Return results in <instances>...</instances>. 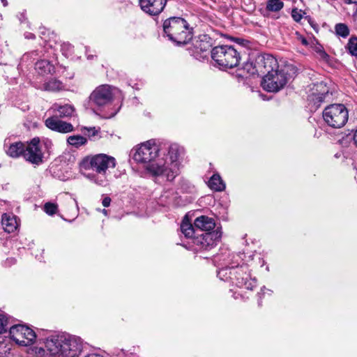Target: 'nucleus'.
<instances>
[{
  "instance_id": "1",
  "label": "nucleus",
  "mask_w": 357,
  "mask_h": 357,
  "mask_svg": "<svg viewBox=\"0 0 357 357\" xmlns=\"http://www.w3.org/2000/svg\"><path fill=\"white\" fill-rule=\"evenodd\" d=\"M45 347L53 356L78 357L82 352V344L78 337L67 333H58L46 339Z\"/></svg>"
},
{
  "instance_id": "2",
  "label": "nucleus",
  "mask_w": 357,
  "mask_h": 357,
  "mask_svg": "<svg viewBox=\"0 0 357 357\" xmlns=\"http://www.w3.org/2000/svg\"><path fill=\"white\" fill-rule=\"evenodd\" d=\"M160 149L155 141L151 139L142 143L133 155V159L139 163H149L146 170L153 176L163 175L167 167L162 160H155Z\"/></svg>"
},
{
  "instance_id": "3",
  "label": "nucleus",
  "mask_w": 357,
  "mask_h": 357,
  "mask_svg": "<svg viewBox=\"0 0 357 357\" xmlns=\"http://www.w3.org/2000/svg\"><path fill=\"white\" fill-rule=\"evenodd\" d=\"M165 35L177 45L188 43L193 36V29L181 17H171L163 22Z\"/></svg>"
},
{
  "instance_id": "4",
  "label": "nucleus",
  "mask_w": 357,
  "mask_h": 357,
  "mask_svg": "<svg viewBox=\"0 0 357 357\" xmlns=\"http://www.w3.org/2000/svg\"><path fill=\"white\" fill-rule=\"evenodd\" d=\"M294 74H295V68L291 65L276 69L274 72L264 75L261 86L268 92H278L287 84Z\"/></svg>"
},
{
  "instance_id": "5",
  "label": "nucleus",
  "mask_w": 357,
  "mask_h": 357,
  "mask_svg": "<svg viewBox=\"0 0 357 357\" xmlns=\"http://www.w3.org/2000/svg\"><path fill=\"white\" fill-rule=\"evenodd\" d=\"M211 58L220 68H233L239 64L240 52L231 45H220L212 49Z\"/></svg>"
},
{
  "instance_id": "6",
  "label": "nucleus",
  "mask_w": 357,
  "mask_h": 357,
  "mask_svg": "<svg viewBox=\"0 0 357 357\" xmlns=\"http://www.w3.org/2000/svg\"><path fill=\"white\" fill-rule=\"evenodd\" d=\"M322 116L326 124L332 128H341L349 119V112L343 104H331L325 107Z\"/></svg>"
},
{
  "instance_id": "7",
  "label": "nucleus",
  "mask_w": 357,
  "mask_h": 357,
  "mask_svg": "<svg viewBox=\"0 0 357 357\" xmlns=\"http://www.w3.org/2000/svg\"><path fill=\"white\" fill-rule=\"evenodd\" d=\"M117 89L110 85L98 86L90 95L89 104L92 107L100 109L112 102Z\"/></svg>"
},
{
  "instance_id": "8",
  "label": "nucleus",
  "mask_w": 357,
  "mask_h": 357,
  "mask_svg": "<svg viewBox=\"0 0 357 357\" xmlns=\"http://www.w3.org/2000/svg\"><path fill=\"white\" fill-rule=\"evenodd\" d=\"M81 166L85 169H92L96 173L106 172L108 168H114L115 159L105 154H98L91 158H84Z\"/></svg>"
},
{
  "instance_id": "9",
  "label": "nucleus",
  "mask_w": 357,
  "mask_h": 357,
  "mask_svg": "<svg viewBox=\"0 0 357 357\" xmlns=\"http://www.w3.org/2000/svg\"><path fill=\"white\" fill-rule=\"evenodd\" d=\"M229 281L240 287L252 290L257 285V280L251 278L248 273V267L246 264L233 267L230 273Z\"/></svg>"
},
{
  "instance_id": "10",
  "label": "nucleus",
  "mask_w": 357,
  "mask_h": 357,
  "mask_svg": "<svg viewBox=\"0 0 357 357\" xmlns=\"http://www.w3.org/2000/svg\"><path fill=\"white\" fill-rule=\"evenodd\" d=\"M10 338L20 346L27 347L35 342L36 333L25 325L17 324L10 327Z\"/></svg>"
},
{
  "instance_id": "11",
  "label": "nucleus",
  "mask_w": 357,
  "mask_h": 357,
  "mask_svg": "<svg viewBox=\"0 0 357 357\" xmlns=\"http://www.w3.org/2000/svg\"><path fill=\"white\" fill-rule=\"evenodd\" d=\"M168 153L171 160L172 167L167 168V171L163 174L166 176L167 180L172 181L178 174V165L180 160L185 154V150L183 146L178 144H172L169 147Z\"/></svg>"
},
{
  "instance_id": "12",
  "label": "nucleus",
  "mask_w": 357,
  "mask_h": 357,
  "mask_svg": "<svg viewBox=\"0 0 357 357\" xmlns=\"http://www.w3.org/2000/svg\"><path fill=\"white\" fill-rule=\"evenodd\" d=\"M222 231L220 227H217L211 232H204L198 235L193 239V243L197 245L199 250H208L213 248L222 237Z\"/></svg>"
},
{
  "instance_id": "13",
  "label": "nucleus",
  "mask_w": 357,
  "mask_h": 357,
  "mask_svg": "<svg viewBox=\"0 0 357 357\" xmlns=\"http://www.w3.org/2000/svg\"><path fill=\"white\" fill-rule=\"evenodd\" d=\"M315 86L317 92L312 93L309 100L312 104V108L317 110L323 103L331 101L333 94L323 82L316 84Z\"/></svg>"
},
{
  "instance_id": "14",
  "label": "nucleus",
  "mask_w": 357,
  "mask_h": 357,
  "mask_svg": "<svg viewBox=\"0 0 357 357\" xmlns=\"http://www.w3.org/2000/svg\"><path fill=\"white\" fill-rule=\"evenodd\" d=\"M24 158L37 165L43 162V153L40 146L39 138L35 137L25 145Z\"/></svg>"
},
{
  "instance_id": "15",
  "label": "nucleus",
  "mask_w": 357,
  "mask_h": 357,
  "mask_svg": "<svg viewBox=\"0 0 357 357\" xmlns=\"http://www.w3.org/2000/svg\"><path fill=\"white\" fill-rule=\"evenodd\" d=\"M279 69L277 59L271 54L259 56L256 59V71L262 74H270Z\"/></svg>"
},
{
  "instance_id": "16",
  "label": "nucleus",
  "mask_w": 357,
  "mask_h": 357,
  "mask_svg": "<svg viewBox=\"0 0 357 357\" xmlns=\"http://www.w3.org/2000/svg\"><path fill=\"white\" fill-rule=\"evenodd\" d=\"M141 9L150 15H158L165 8L167 0H139Z\"/></svg>"
},
{
  "instance_id": "17",
  "label": "nucleus",
  "mask_w": 357,
  "mask_h": 357,
  "mask_svg": "<svg viewBox=\"0 0 357 357\" xmlns=\"http://www.w3.org/2000/svg\"><path fill=\"white\" fill-rule=\"evenodd\" d=\"M45 126L54 131L67 133L73 130L71 123L58 119L57 117H50L45 120Z\"/></svg>"
},
{
  "instance_id": "18",
  "label": "nucleus",
  "mask_w": 357,
  "mask_h": 357,
  "mask_svg": "<svg viewBox=\"0 0 357 357\" xmlns=\"http://www.w3.org/2000/svg\"><path fill=\"white\" fill-rule=\"evenodd\" d=\"M194 225L196 228L205 232H211L218 227H216L215 220L206 215H201L197 218Z\"/></svg>"
},
{
  "instance_id": "19",
  "label": "nucleus",
  "mask_w": 357,
  "mask_h": 357,
  "mask_svg": "<svg viewBox=\"0 0 357 357\" xmlns=\"http://www.w3.org/2000/svg\"><path fill=\"white\" fill-rule=\"evenodd\" d=\"M1 223L4 230L8 233L14 232L19 226L17 218L13 215L6 213L2 215Z\"/></svg>"
},
{
  "instance_id": "20",
  "label": "nucleus",
  "mask_w": 357,
  "mask_h": 357,
  "mask_svg": "<svg viewBox=\"0 0 357 357\" xmlns=\"http://www.w3.org/2000/svg\"><path fill=\"white\" fill-rule=\"evenodd\" d=\"M25 145L21 142H17L11 144L8 148L6 153L8 155L13 158H17L20 155L24 157Z\"/></svg>"
},
{
  "instance_id": "21",
  "label": "nucleus",
  "mask_w": 357,
  "mask_h": 357,
  "mask_svg": "<svg viewBox=\"0 0 357 357\" xmlns=\"http://www.w3.org/2000/svg\"><path fill=\"white\" fill-rule=\"evenodd\" d=\"M36 70H38L39 74L47 75L52 74L54 72V66L47 60H40L35 64Z\"/></svg>"
},
{
  "instance_id": "22",
  "label": "nucleus",
  "mask_w": 357,
  "mask_h": 357,
  "mask_svg": "<svg viewBox=\"0 0 357 357\" xmlns=\"http://www.w3.org/2000/svg\"><path fill=\"white\" fill-rule=\"evenodd\" d=\"M208 186L211 190L217 192H221L225 189V184L218 174H214L211 177Z\"/></svg>"
},
{
  "instance_id": "23",
  "label": "nucleus",
  "mask_w": 357,
  "mask_h": 357,
  "mask_svg": "<svg viewBox=\"0 0 357 357\" xmlns=\"http://www.w3.org/2000/svg\"><path fill=\"white\" fill-rule=\"evenodd\" d=\"M88 178L101 186H106L108 184L106 172L90 174L88 175Z\"/></svg>"
},
{
  "instance_id": "24",
  "label": "nucleus",
  "mask_w": 357,
  "mask_h": 357,
  "mask_svg": "<svg viewBox=\"0 0 357 357\" xmlns=\"http://www.w3.org/2000/svg\"><path fill=\"white\" fill-rule=\"evenodd\" d=\"M54 107V109L56 110L59 113V116L61 118L70 116L73 114L74 112L73 107L70 105L60 106H57L56 105H55Z\"/></svg>"
},
{
  "instance_id": "25",
  "label": "nucleus",
  "mask_w": 357,
  "mask_h": 357,
  "mask_svg": "<svg viewBox=\"0 0 357 357\" xmlns=\"http://www.w3.org/2000/svg\"><path fill=\"white\" fill-rule=\"evenodd\" d=\"M181 231L185 237L190 238L193 237L195 229L192 225L188 220H183L181 225Z\"/></svg>"
},
{
  "instance_id": "26",
  "label": "nucleus",
  "mask_w": 357,
  "mask_h": 357,
  "mask_svg": "<svg viewBox=\"0 0 357 357\" xmlns=\"http://www.w3.org/2000/svg\"><path fill=\"white\" fill-rule=\"evenodd\" d=\"M284 7V3L280 0H268L266 10L268 12H278Z\"/></svg>"
},
{
  "instance_id": "27",
  "label": "nucleus",
  "mask_w": 357,
  "mask_h": 357,
  "mask_svg": "<svg viewBox=\"0 0 357 357\" xmlns=\"http://www.w3.org/2000/svg\"><path fill=\"white\" fill-rule=\"evenodd\" d=\"M68 143L72 146L75 147H79L80 146L84 145L87 140L86 139L81 135H73L70 136L67 140Z\"/></svg>"
},
{
  "instance_id": "28",
  "label": "nucleus",
  "mask_w": 357,
  "mask_h": 357,
  "mask_svg": "<svg viewBox=\"0 0 357 357\" xmlns=\"http://www.w3.org/2000/svg\"><path fill=\"white\" fill-rule=\"evenodd\" d=\"M203 38L204 39H201L199 41L197 42L196 47L202 52H208L211 50V43H210V41L207 40H210V38L207 37L206 36H204Z\"/></svg>"
},
{
  "instance_id": "29",
  "label": "nucleus",
  "mask_w": 357,
  "mask_h": 357,
  "mask_svg": "<svg viewBox=\"0 0 357 357\" xmlns=\"http://www.w3.org/2000/svg\"><path fill=\"white\" fill-rule=\"evenodd\" d=\"M62 87V83L56 79H51L47 82L45 83L44 89L46 91H59Z\"/></svg>"
},
{
  "instance_id": "30",
  "label": "nucleus",
  "mask_w": 357,
  "mask_h": 357,
  "mask_svg": "<svg viewBox=\"0 0 357 357\" xmlns=\"http://www.w3.org/2000/svg\"><path fill=\"white\" fill-rule=\"evenodd\" d=\"M335 29L336 34L343 38L347 37L349 34V28L345 24H337L335 25Z\"/></svg>"
},
{
  "instance_id": "31",
  "label": "nucleus",
  "mask_w": 357,
  "mask_h": 357,
  "mask_svg": "<svg viewBox=\"0 0 357 357\" xmlns=\"http://www.w3.org/2000/svg\"><path fill=\"white\" fill-rule=\"evenodd\" d=\"M100 130V128L84 127L82 129V132L84 133V135L88 136L89 138L91 139L92 137H94L99 134Z\"/></svg>"
},
{
  "instance_id": "32",
  "label": "nucleus",
  "mask_w": 357,
  "mask_h": 357,
  "mask_svg": "<svg viewBox=\"0 0 357 357\" xmlns=\"http://www.w3.org/2000/svg\"><path fill=\"white\" fill-rule=\"evenodd\" d=\"M347 50L353 56H357V38L352 37L347 43Z\"/></svg>"
},
{
  "instance_id": "33",
  "label": "nucleus",
  "mask_w": 357,
  "mask_h": 357,
  "mask_svg": "<svg viewBox=\"0 0 357 357\" xmlns=\"http://www.w3.org/2000/svg\"><path fill=\"white\" fill-rule=\"evenodd\" d=\"M233 267L222 268L218 272V277L222 280H229L230 273Z\"/></svg>"
},
{
  "instance_id": "34",
  "label": "nucleus",
  "mask_w": 357,
  "mask_h": 357,
  "mask_svg": "<svg viewBox=\"0 0 357 357\" xmlns=\"http://www.w3.org/2000/svg\"><path fill=\"white\" fill-rule=\"evenodd\" d=\"M8 325V319L6 314H0V335L6 332Z\"/></svg>"
},
{
  "instance_id": "35",
  "label": "nucleus",
  "mask_w": 357,
  "mask_h": 357,
  "mask_svg": "<svg viewBox=\"0 0 357 357\" xmlns=\"http://www.w3.org/2000/svg\"><path fill=\"white\" fill-rule=\"evenodd\" d=\"M58 206L56 204L47 202L44 206V211L48 215H52L56 213Z\"/></svg>"
},
{
  "instance_id": "36",
  "label": "nucleus",
  "mask_w": 357,
  "mask_h": 357,
  "mask_svg": "<svg viewBox=\"0 0 357 357\" xmlns=\"http://www.w3.org/2000/svg\"><path fill=\"white\" fill-rule=\"evenodd\" d=\"M243 70L246 71L248 74H255L256 71V64L255 66L252 65V63L245 62L242 68Z\"/></svg>"
},
{
  "instance_id": "37",
  "label": "nucleus",
  "mask_w": 357,
  "mask_h": 357,
  "mask_svg": "<svg viewBox=\"0 0 357 357\" xmlns=\"http://www.w3.org/2000/svg\"><path fill=\"white\" fill-rule=\"evenodd\" d=\"M316 52L318 54L319 58L325 61L329 59L328 54L324 50L321 46L317 47L315 49Z\"/></svg>"
},
{
  "instance_id": "38",
  "label": "nucleus",
  "mask_w": 357,
  "mask_h": 357,
  "mask_svg": "<svg viewBox=\"0 0 357 357\" xmlns=\"http://www.w3.org/2000/svg\"><path fill=\"white\" fill-rule=\"evenodd\" d=\"M291 16L296 22H300L303 17L301 13L297 9L292 10Z\"/></svg>"
},
{
  "instance_id": "39",
  "label": "nucleus",
  "mask_w": 357,
  "mask_h": 357,
  "mask_svg": "<svg viewBox=\"0 0 357 357\" xmlns=\"http://www.w3.org/2000/svg\"><path fill=\"white\" fill-rule=\"evenodd\" d=\"M266 293L270 296L271 294V291L270 289H266L265 287L261 288V292L259 293V299L258 301L259 305H261V294L264 295Z\"/></svg>"
},
{
  "instance_id": "40",
  "label": "nucleus",
  "mask_w": 357,
  "mask_h": 357,
  "mask_svg": "<svg viewBox=\"0 0 357 357\" xmlns=\"http://www.w3.org/2000/svg\"><path fill=\"white\" fill-rule=\"evenodd\" d=\"M110 203H111V199L109 197H104V199H102V204L103 206H105V207H108L110 205Z\"/></svg>"
},
{
  "instance_id": "41",
  "label": "nucleus",
  "mask_w": 357,
  "mask_h": 357,
  "mask_svg": "<svg viewBox=\"0 0 357 357\" xmlns=\"http://www.w3.org/2000/svg\"><path fill=\"white\" fill-rule=\"evenodd\" d=\"M347 4L357 3V0H342Z\"/></svg>"
},
{
  "instance_id": "42",
  "label": "nucleus",
  "mask_w": 357,
  "mask_h": 357,
  "mask_svg": "<svg viewBox=\"0 0 357 357\" xmlns=\"http://www.w3.org/2000/svg\"><path fill=\"white\" fill-rule=\"evenodd\" d=\"M353 139H354L355 144L357 146V129L355 130V132L354 133Z\"/></svg>"
},
{
  "instance_id": "43",
  "label": "nucleus",
  "mask_w": 357,
  "mask_h": 357,
  "mask_svg": "<svg viewBox=\"0 0 357 357\" xmlns=\"http://www.w3.org/2000/svg\"><path fill=\"white\" fill-rule=\"evenodd\" d=\"M301 43L304 45H308V42H307V39L305 38H301Z\"/></svg>"
},
{
  "instance_id": "44",
  "label": "nucleus",
  "mask_w": 357,
  "mask_h": 357,
  "mask_svg": "<svg viewBox=\"0 0 357 357\" xmlns=\"http://www.w3.org/2000/svg\"><path fill=\"white\" fill-rule=\"evenodd\" d=\"M1 3H3V6H8V1L7 0H1Z\"/></svg>"
},
{
  "instance_id": "45",
  "label": "nucleus",
  "mask_w": 357,
  "mask_h": 357,
  "mask_svg": "<svg viewBox=\"0 0 357 357\" xmlns=\"http://www.w3.org/2000/svg\"><path fill=\"white\" fill-rule=\"evenodd\" d=\"M86 56L88 59H91L93 58V56L91 54H87Z\"/></svg>"
},
{
  "instance_id": "46",
  "label": "nucleus",
  "mask_w": 357,
  "mask_h": 357,
  "mask_svg": "<svg viewBox=\"0 0 357 357\" xmlns=\"http://www.w3.org/2000/svg\"><path fill=\"white\" fill-rule=\"evenodd\" d=\"M4 344L3 341L0 340V347ZM0 354H1V352H0Z\"/></svg>"
},
{
  "instance_id": "47",
  "label": "nucleus",
  "mask_w": 357,
  "mask_h": 357,
  "mask_svg": "<svg viewBox=\"0 0 357 357\" xmlns=\"http://www.w3.org/2000/svg\"><path fill=\"white\" fill-rule=\"evenodd\" d=\"M29 36H27L26 38H33V34L32 33H29Z\"/></svg>"
},
{
  "instance_id": "48",
  "label": "nucleus",
  "mask_w": 357,
  "mask_h": 357,
  "mask_svg": "<svg viewBox=\"0 0 357 357\" xmlns=\"http://www.w3.org/2000/svg\"><path fill=\"white\" fill-rule=\"evenodd\" d=\"M102 213L105 214V215H107V211L105 210V209H103L102 210Z\"/></svg>"
}]
</instances>
